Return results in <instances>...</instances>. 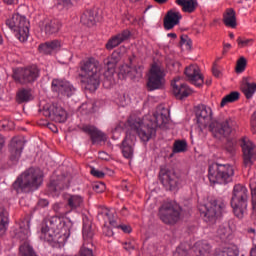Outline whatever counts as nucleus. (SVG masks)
I'll return each instance as SVG.
<instances>
[{
	"instance_id": "nucleus-1",
	"label": "nucleus",
	"mask_w": 256,
	"mask_h": 256,
	"mask_svg": "<svg viewBox=\"0 0 256 256\" xmlns=\"http://www.w3.org/2000/svg\"><path fill=\"white\" fill-rule=\"evenodd\" d=\"M67 227L65 221L58 216H52L42 222L40 239L54 245H63L67 242Z\"/></svg>"
},
{
	"instance_id": "nucleus-2",
	"label": "nucleus",
	"mask_w": 256,
	"mask_h": 256,
	"mask_svg": "<svg viewBox=\"0 0 256 256\" xmlns=\"http://www.w3.org/2000/svg\"><path fill=\"white\" fill-rule=\"evenodd\" d=\"M79 77L81 83L85 85L88 91H97L101 84V68L99 67V60L94 57L83 59L79 63Z\"/></svg>"
},
{
	"instance_id": "nucleus-3",
	"label": "nucleus",
	"mask_w": 256,
	"mask_h": 256,
	"mask_svg": "<svg viewBox=\"0 0 256 256\" xmlns=\"http://www.w3.org/2000/svg\"><path fill=\"white\" fill-rule=\"evenodd\" d=\"M42 183L43 171L39 168L30 167L16 179L12 187L17 193H29V191L39 189Z\"/></svg>"
},
{
	"instance_id": "nucleus-4",
	"label": "nucleus",
	"mask_w": 256,
	"mask_h": 256,
	"mask_svg": "<svg viewBox=\"0 0 256 256\" xmlns=\"http://www.w3.org/2000/svg\"><path fill=\"white\" fill-rule=\"evenodd\" d=\"M230 205L233 209L235 217L243 219L247 215V207L249 205V190L242 184L234 185Z\"/></svg>"
},
{
	"instance_id": "nucleus-5",
	"label": "nucleus",
	"mask_w": 256,
	"mask_h": 256,
	"mask_svg": "<svg viewBox=\"0 0 256 256\" xmlns=\"http://www.w3.org/2000/svg\"><path fill=\"white\" fill-rule=\"evenodd\" d=\"M235 177V167L230 164L212 163L208 167V179L210 183L218 185H227L233 182Z\"/></svg>"
},
{
	"instance_id": "nucleus-6",
	"label": "nucleus",
	"mask_w": 256,
	"mask_h": 256,
	"mask_svg": "<svg viewBox=\"0 0 256 256\" xmlns=\"http://www.w3.org/2000/svg\"><path fill=\"white\" fill-rule=\"evenodd\" d=\"M39 77H41V69L35 64L16 68L12 74V79L19 85H33Z\"/></svg>"
},
{
	"instance_id": "nucleus-7",
	"label": "nucleus",
	"mask_w": 256,
	"mask_h": 256,
	"mask_svg": "<svg viewBox=\"0 0 256 256\" xmlns=\"http://www.w3.org/2000/svg\"><path fill=\"white\" fill-rule=\"evenodd\" d=\"M6 26L16 33L15 35L21 43H25L29 39V22L27 21V17L15 13L11 18L6 20Z\"/></svg>"
},
{
	"instance_id": "nucleus-8",
	"label": "nucleus",
	"mask_w": 256,
	"mask_h": 256,
	"mask_svg": "<svg viewBox=\"0 0 256 256\" xmlns=\"http://www.w3.org/2000/svg\"><path fill=\"white\" fill-rule=\"evenodd\" d=\"M127 126L130 129L129 133L133 135V139H135L136 133L143 143H148L149 140L157 135V131L147 125V120H144L143 123L141 120L129 118Z\"/></svg>"
},
{
	"instance_id": "nucleus-9",
	"label": "nucleus",
	"mask_w": 256,
	"mask_h": 256,
	"mask_svg": "<svg viewBox=\"0 0 256 256\" xmlns=\"http://www.w3.org/2000/svg\"><path fill=\"white\" fill-rule=\"evenodd\" d=\"M239 129V124L233 118H226L224 121H212L208 126V131L216 137V139H221V137H229L231 133H235Z\"/></svg>"
},
{
	"instance_id": "nucleus-10",
	"label": "nucleus",
	"mask_w": 256,
	"mask_h": 256,
	"mask_svg": "<svg viewBox=\"0 0 256 256\" xmlns=\"http://www.w3.org/2000/svg\"><path fill=\"white\" fill-rule=\"evenodd\" d=\"M183 209L175 202L164 203L159 208V218L166 225H175L181 219Z\"/></svg>"
},
{
	"instance_id": "nucleus-11",
	"label": "nucleus",
	"mask_w": 256,
	"mask_h": 256,
	"mask_svg": "<svg viewBox=\"0 0 256 256\" xmlns=\"http://www.w3.org/2000/svg\"><path fill=\"white\" fill-rule=\"evenodd\" d=\"M226 207L222 200H210L207 204L201 206L200 213L204 216L206 223H215L221 217Z\"/></svg>"
},
{
	"instance_id": "nucleus-12",
	"label": "nucleus",
	"mask_w": 256,
	"mask_h": 256,
	"mask_svg": "<svg viewBox=\"0 0 256 256\" xmlns=\"http://www.w3.org/2000/svg\"><path fill=\"white\" fill-rule=\"evenodd\" d=\"M165 71L157 64H153L147 81L148 91H157V89H165Z\"/></svg>"
},
{
	"instance_id": "nucleus-13",
	"label": "nucleus",
	"mask_w": 256,
	"mask_h": 256,
	"mask_svg": "<svg viewBox=\"0 0 256 256\" xmlns=\"http://www.w3.org/2000/svg\"><path fill=\"white\" fill-rule=\"evenodd\" d=\"M240 147L242 149L243 165L251 169L256 162V146L249 138L242 137Z\"/></svg>"
},
{
	"instance_id": "nucleus-14",
	"label": "nucleus",
	"mask_w": 256,
	"mask_h": 256,
	"mask_svg": "<svg viewBox=\"0 0 256 256\" xmlns=\"http://www.w3.org/2000/svg\"><path fill=\"white\" fill-rule=\"evenodd\" d=\"M66 205L70 208L69 211H65L63 207L59 204L54 205V211L60 215V217H65L71 211H79L85 205V198L79 194H69L66 198Z\"/></svg>"
},
{
	"instance_id": "nucleus-15",
	"label": "nucleus",
	"mask_w": 256,
	"mask_h": 256,
	"mask_svg": "<svg viewBox=\"0 0 256 256\" xmlns=\"http://www.w3.org/2000/svg\"><path fill=\"white\" fill-rule=\"evenodd\" d=\"M159 180L165 187L166 191H175L179 187V181L181 178L173 169L162 168L159 172Z\"/></svg>"
},
{
	"instance_id": "nucleus-16",
	"label": "nucleus",
	"mask_w": 256,
	"mask_h": 256,
	"mask_svg": "<svg viewBox=\"0 0 256 256\" xmlns=\"http://www.w3.org/2000/svg\"><path fill=\"white\" fill-rule=\"evenodd\" d=\"M195 115L200 131L209 129V126L211 125V119L213 117V111L211 110V107L205 104H200L196 107Z\"/></svg>"
},
{
	"instance_id": "nucleus-17",
	"label": "nucleus",
	"mask_w": 256,
	"mask_h": 256,
	"mask_svg": "<svg viewBox=\"0 0 256 256\" xmlns=\"http://www.w3.org/2000/svg\"><path fill=\"white\" fill-rule=\"evenodd\" d=\"M42 115L52 121H56V123H65V121H67V111L57 104L45 105L42 110Z\"/></svg>"
},
{
	"instance_id": "nucleus-18",
	"label": "nucleus",
	"mask_w": 256,
	"mask_h": 256,
	"mask_svg": "<svg viewBox=\"0 0 256 256\" xmlns=\"http://www.w3.org/2000/svg\"><path fill=\"white\" fill-rule=\"evenodd\" d=\"M51 89L54 93L64 95V97H73L77 91V89L72 86L71 82L61 79H53Z\"/></svg>"
},
{
	"instance_id": "nucleus-19",
	"label": "nucleus",
	"mask_w": 256,
	"mask_h": 256,
	"mask_svg": "<svg viewBox=\"0 0 256 256\" xmlns=\"http://www.w3.org/2000/svg\"><path fill=\"white\" fill-rule=\"evenodd\" d=\"M130 65L125 64L120 68V75L127 77L128 79H141L143 77V66H135L133 61H135V56L129 58Z\"/></svg>"
},
{
	"instance_id": "nucleus-20",
	"label": "nucleus",
	"mask_w": 256,
	"mask_h": 256,
	"mask_svg": "<svg viewBox=\"0 0 256 256\" xmlns=\"http://www.w3.org/2000/svg\"><path fill=\"white\" fill-rule=\"evenodd\" d=\"M184 74L186 75L188 81L195 85V87H203L205 83V77L201 74V69L195 64L185 68Z\"/></svg>"
},
{
	"instance_id": "nucleus-21",
	"label": "nucleus",
	"mask_w": 256,
	"mask_h": 256,
	"mask_svg": "<svg viewBox=\"0 0 256 256\" xmlns=\"http://www.w3.org/2000/svg\"><path fill=\"white\" fill-rule=\"evenodd\" d=\"M80 130L86 135H89L92 145L95 143H103V141H107V136L101 130H98L97 127L93 125L83 124L80 126Z\"/></svg>"
},
{
	"instance_id": "nucleus-22",
	"label": "nucleus",
	"mask_w": 256,
	"mask_h": 256,
	"mask_svg": "<svg viewBox=\"0 0 256 256\" xmlns=\"http://www.w3.org/2000/svg\"><path fill=\"white\" fill-rule=\"evenodd\" d=\"M181 19H183V15H181V12L177 11V8L170 9L164 17V29L171 31V29L181 23Z\"/></svg>"
},
{
	"instance_id": "nucleus-23",
	"label": "nucleus",
	"mask_w": 256,
	"mask_h": 256,
	"mask_svg": "<svg viewBox=\"0 0 256 256\" xmlns=\"http://www.w3.org/2000/svg\"><path fill=\"white\" fill-rule=\"evenodd\" d=\"M25 147V142L20 138L14 137L10 142L9 152H10V161L12 163H18L21 159V153H23V148Z\"/></svg>"
},
{
	"instance_id": "nucleus-24",
	"label": "nucleus",
	"mask_w": 256,
	"mask_h": 256,
	"mask_svg": "<svg viewBox=\"0 0 256 256\" xmlns=\"http://www.w3.org/2000/svg\"><path fill=\"white\" fill-rule=\"evenodd\" d=\"M171 85L173 95L176 97V99H179L180 101H183V99L189 97V95L193 93V91H191V88H189L187 84L179 83V78H174V80L171 82Z\"/></svg>"
},
{
	"instance_id": "nucleus-25",
	"label": "nucleus",
	"mask_w": 256,
	"mask_h": 256,
	"mask_svg": "<svg viewBox=\"0 0 256 256\" xmlns=\"http://www.w3.org/2000/svg\"><path fill=\"white\" fill-rule=\"evenodd\" d=\"M147 126L151 127L152 129H159V127H163L164 125H167L169 118L167 117V114H164L162 112H155L152 116L146 117Z\"/></svg>"
},
{
	"instance_id": "nucleus-26",
	"label": "nucleus",
	"mask_w": 256,
	"mask_h": 256,
	"mask_svg": "<svg viewBox=\"0 0 256 256\" xmlns=\"http://www.w3.org/2000/svg\"><path fill=\"white\" fill-rule=\"evenodd\" d=\"M129 37H131V31H129L128 29L123 30L121 33L113 36L108 40V42L106 43V49L108 51H111L115 49V47H119V45H121V43H123L124 41H127Z\"/></svg>"
},
{
	"instance_id": "nucleus-27",
	"label": "nucleus",
	"mask_w": 256,
	"mask_h": 256,
	"mask_svg": "<svg viewBox=\"0 0 256 256\" xmlns=\"http://www.w3.org/2000/svg\"><path fill=\"white\" fill-rule=\"evenodd\" d=\"M61 27H63V23L59 19H51L44 20L42 31H44L45 35H55L61 31Z\"/></svg>"
},
{
	"instance_id": "nucleus-28",
	"label": "nucleus",
	"mask_w": 256,
	"mask_h": 256,
	"mask_svg": "<svg viewBox=\"0 0 256 256\" xmlns=\"http://www.w3.org/2000/svg\"><path fill=\"white\" fill-rule=\"evenodd\" d=\"M189 254L190 256H211V245L207 242H196Z\"/></svg>"
},
{
	"instance_id": "nucleus-29",
	"label": "nucleus",
	"mask_w": 256,
	"mask_h": 256,
	"mask_svg": "<svg viewBox=\"0 0 256 256\" xmlns=\"http://www.w3.org/2000/svg\"><path fill=\"white\" fill-rule=\"evenodd\" d=\"M133 145H135L133 135L127 130L126 137L122 141V154L125 159H131L133 157Z\"/></svg>"
},
{
	"instance_id": "nucleus-30",
	"label": "nucleus",
	"mask_w": 256,
	"mask_h": 256,
	"mask_svg": "<svg viewBox=\"0 0 256 256\" xmlns=\"http://www.w3.org/2000/svg\"><path fill=\"white\" fill-rule=\"evenodd\" d=\"M101 215L108 218L109 224L112 227H116L117 229H122L124 233H131L132 229L129 225H117V221L115 220V216L113 215V212L109 210L108 208H103L101 211Z\"/></svg>"
},
{
	"instance_id": "nucleus-31",
	"label": "nucleus",
	"mask_w": 256,
	"mask_h": 256,
	"mask_svg": "<svg viewBox=\"0 0 256 256\" xmlns=\"http://www.w3.org/2000/svg\"><path fill=\"white\" fill-rule=\"evenodd\" d=\"M224 25L226 27H230L231 29L237 28V13L235 12V9L228 8L223 13V19H222Z\"/></svg>"
},
{
	"instance_id": "nucleus-32",
	"label": "nucleus",
	"mask_w": 256,
	"mask_h": 256,
	"mask_svg": "<svg viewBox=\"0 0 256 256\" xmlns=\"http://www.w3.org/2000/svg\"><path fill=\"white\" fill-rule=\"evenodd\" d=\"M81 24L86 25L87 27H93L97 23V11L95 9L86 10L81 18Z\"/></svg>"
},
{
	"instance_id": "nucleus-33",
	"label": "nucleus",
	"mask_w": 256,
	"mask_h": 256,
	"mask_svg": "<svg viewBox=\"0 0 256 256\" xmlns=\"http://www.w3.org/2000/svg\"><path fill=\"white\" fill-rule=\"evenodd\" d=\"M176 3L182 7L183 13H195L199 7L197 0H176Z\"/></svg>"
},
{
	"instance_id": "nucleus-34",
	"label": "nucleus",
	"mask_w": 256,
	"mask_h": 256,
	"mask_svg": "<svg viewBox=\"0 0 256 256\" xmlns=\"http://www.w3.org/2000/svg\"><path fill=\"white\" fill-rule=\"evenodd\" d=\"M241 89L246 99H251L256 92V83H251L249 82V79L243 78Z\"/></svg>"
},
{
	"instance_id": "nucleus-35",
	"label": "nucleus",
	"mask_w": 256,
	"mask_h": 256,
	"mask_svg": "<svg viewBox=\"0 0 256 256\" xmlns=\"http://www.w3.org/2000/svg\"><path fill=\"white\" fill-rule=\"evenodd\" d=\"M9 224V212L3 207H0V237L5 235L7 231V225Z\"/></svg>"
},
{
	"instance_id": "nucleus-36",
	"label": "nucleus",
	"mask_w": 256,
	"mask_h": 256,
	"mask_svg": "<svg viewBox=\"0 0 256 256\" xmlns=\"http://www.w3.org/2000/svg\"><path fill=\"white\" fill-rule=\"evenodd\" d=\"M39 49L40 51H44V53H51V51H57V49H61V41L52 40L44 44H40Z\"/></svg>"
},
{
	"instance_id": "nucleus-37",
	"label": "nucleus",
	"mask_w": 256,
	"mask_h": 256,
	"mask_svg": "<svg viewBox=\"0 0 256 256\" xmlns=\"http://www.w3.org/2000/svg\"><path fill=\"white\" fill-rule=\"evenodd\" d=\"M48 189L51 193H57V191H63L65 189V182L59 179H52L48 184Z\"/></svg>"
},
{
	"instance_id": "nucleus-38",
	"label": "nucleus",
	"mask_w": 256,
	"mask_h": 256,
	"mask_svg": "<svg viewBox=\"0 0 256 256\" xmlns=\"http://www.w3.org/2000/svg\"><path fill=\"white\" fill-rule=\"evenodd\" d=\"M239 97H241V94L239 92L237 91L231 92L230 94L222 98L220 107H225V105H227L228 103H235V101H239Z\"/></svg>"
},
{
	"instance_id": "nucleus-39",
	"label": "nucleus",
	"mask_w": 256,
	"mask_h": 256,
	"mask_svg": "<svg viewBox=\"0 0 256 256\" xmlns=\"http://www.w3.org/2000/svg\"><path fill=\"white\" fill-rule=\"evenodd\" d=\"M82 235H83L84 241L91 243V239H93L94 234H93V230L91 229L90 221L84 222L83 229H82Z\"/></svg>"
},
{
	"instance_id": "nucleus-40",
	"label": "nucleus",
	"mask_w": 256,
	"mask_h": 256,
	"mask_svg": "<svg viewBox=\"0 0 256 256\" xmlns=\"http://www.w3.org/2000/svg\"><path fill=\"white\" fill-rule=\"evenodd\" d=\"M117 56H115V54H112L111 58H108L104 61L108 71L105 72V76H107V73H109L110 75H113V73H115V67H117Z\"/></svg>"
},
{
	"instance_id": "nucleus-41",
	"label": "nucleus",
	"mask_w": 256,
	"mask_h": 256,
	"mask_svg": "<svg viewBox=\"0 0 256 256\" xmlns=\"http://www.w3.org/2000/svg\"><path fill=\"white\" fill-rule=\"evenodd\" d=\"M229 235H231V229H229V227L219 226L216 232V237H218V239H221V241H226V239L229 238Z\"/></svg>"
},
{
	"instance_id": "nucleus-42",
	"label": "nucleus",
	"mask_w": 256,
	"mask_h": 256,
	"mask_svg": "<svg viewBox=\"0 0 256 256\" xmlns=\"http://www.w3.org/2000/svg\"><path fill=\"white\" fill-rule=\"evenodd\" d=\"M17 99L18 103H27L28 101H31V91L28 89H21L17 93Z\"/></svg>"
},
{
	"instance_id": "nucleus-43",
	"label": "nucleus",
	"mask_w": 256,
	"mask_h": 256,
	"mask_svg": "<svg viewBox=\"0 0 256 256\" xmlns=\"http://www.w3.org/2000/svg\"><path fill=\"white\" fill-rule=\"evenodd\" d=\"M187 151V141L176 140L173 144V153H185Z\"/></svg>"
},
{
	"instance_id": "nucleus-44",
	"label": "nucleus",
	"mask_w": 256,
	"mask_h": 256,
	"mask_svg": "<svg viewBox=\"0 0 256 256\" xmlns=\"http://www.w3.org/2000/svg\"><path fill=\"white\" fill-rule=\"evenodd\" d=\"M29 235H31V231L29 230V225H27V227L23 228L20 227V231L17 234L18 239H20V241H24L23 245H25V243L27 245H29V243L27 242V239H29Z\"/></svg>"
},
{
	"instance_id": "nucleus-45",
	"label": "nucleus",
	"mask_w": 256,
	"mask_h": 256,
	"mask_svg": "<svg viewBox=\"0 0 256 256\" xmlns=\"http://www.w3.org/2000/svg\"><path fill=\"white\" fill-rule=\"evenodd\" d=\"M19 251L22 256H38L37 254H35V250H33V247H31V245L27 243L22 244L19 248Z\"/></svg>"
},
{
	"instance_id": "nucleus-46",
	"label": "nucleus",
	"mask_w": 256,
	"mask_h": 256,
	"mask_svg": "<svg viewBox=\"0 0 256 256\" xmlns=\"http://www.w3.org/2000/svg\"><path fill=\"white\" fill-rule=\"evenodd\" d=\"M225 149L230 155H235V151H237V140L236 139H228L225 144Z\"/></svg>"
},
{
	"instance_id": "nucleus-47",
	"label": "nucleus",
	"mask_w": 256,
	"mask_h": 256,
	"mask_svg": "<svg viewBox=\"0 0 256 256\" xmlns=\"http://www.w3.org/2000/svg\"><path fill=\"white\" fill-rule=\"evenodd\" d=\"M246 68H247V58L241 56L236 62L235 71L236 73H243V71H245Z\"/></svg>"
},
{
	"instance_id": "nucleus-48",
	"label": "nucleus",
	"mask_w": 256,
	"mask_h": 256,
	"mask_svg": "<svg viewBox=\"0 0 256 256\" xmlns=\"http://www.w3.org/2000/svg\"><path fill=\"white\" fill-rule=\"evenodd\" d=\"M214 256H237V252L233 247H225L222 250L216 252Z\"/></svg>"
},
{
	"instance_id": "nucleus-49",
	"label": "nucleus",
	"mask_w": 256,
	"mask_h": 256,
	"mask_svg": "<svg viewBox=\"0 0 256 256\" xmlns=\"http://www.w3.org/2000/svg\"><path fill=\"white\" fill-rule=\"evenodd\" d=\"M250 190L252 195V205L256 203V175L250 179Z\"/></svg>"
},
{
	"instance_id": "nucleus-50",
	"label": "nucleus",
	"mask_w": 256,
	"mask_h": 256,
	"mask_svg": "<svg viewBox=\"0 0 256 256\" xmlns=\"http://www.w3.org/2000/svg\"><path fill=\"white\" fill-rule=\"evenodd\" d=\"M76 256H93V250L91 248H87V246L83 244Z\"/></svg>"
},
{
	"instance_id": "nucleus-51",
	"label": "nucleus",
	"mask_w": 256,
	"mask_h": 256,
	"mask_svg": "<svg viewBox=\"0 0 256 256\" xmlns=\"http://www.w3.org/2000/svg\"><path fill=\"white\" fill-rule=\"evenodd\" d=\"M15 129V123L9 120H2V131H11Z\"/></svg>"
},
{
	"instance_id": "nucleus-52",
	"label": "nucleus",
	"mask_w": 256,
	"mask_h": 256,
	"mask_svg": "<svg viewBox=\"0 0 256 256\" xmlns=\"http://www.w3.org/2000/svg\"><path fill=\"white\" fill-rule=\"evenodd\" d=\"M125 251H135L137 245L134 240H128L123 243Z\"/></svg>"
},
{
	"instance_id": "nucleus-53",
	"label": "nucleus",
	"mask_w": 256,
	"mask_h": 256,
	"mask_svg": "<svg viewBox=\"0 0 256 256\" xmlns=\"http://www.w3.org/2000/svg\"><path fill=\"white\" fill-rule=\"evenodd\" d=\"M237 43H238V46L241 48L248 47L249 43H253V39L243 40L241 37H238Z\"/></svg>"
},
{
	"instance_id": "nucleus-54",
	"label": "nucleus",
	"mask_w": 256,
	"mask_h": 256,
	"mask_svg": "<svg viewBox=\"0 0 256 256\" xmlns=\"http://www.w3.org/2000/svg\"><path fill=\"white\" fill-rule=\"evenodd\" d=\"M93 191L96 193H103L105 191V183L98 182L93 185Z\"/></svg>"
},
{
	"instance_id": "nucleus-55",
	"label": "nucleus",
	"mask_w": 256,
	"mask_h": 256,
	"mask_svg": "<svg viewBox=\"0 0 256 256\" xmlns=\"http://www.w3.org/2000/svg\"><path fill=\"white\" fill-rule=\"evenodd\" d=\"M90 173L93 177H97L98 179H103V177H105V173L103 171H99L95 168H92Z\"/></svg>"
},
{
	"instance_id": "nucleus-56",
	"label": "nucleus",
	"mask_w": 256,
	"mask_h": 256,
	"mask_svg": "<svg viewBox=\"0 0 256 256\" xmlns=\"http://www.w3.org/2000/svg\"><path fill=\"white\" fill-rule=\"evenodd\" d=\"M212 73L214 77H217V78L221 77V71L219 70V67L217 66L216 62L213 63Z\"/></svg>"
},
{
	"instance_id": "nucleus-57",
	"label": "nucleus",
	"mask_w": 256,
	"mask_h": 256,
	"mask_svg": "<svg viewBox=\"0 0 256 256\" xmlns=\"http://www.w3.org/2000/svg\"><path fill=\"white\" fill-rule=\"evenodd\" d=\"M80 109L82 111H86L85 113H91V110L93 109V104L89 103H85V104H82Z\"/></svg>"
},
{
	"instance_id": "nucleus-58",
	"label": "nucleus",
	"mask_w": 256,
	"mask_h": 256,
	"mask_svg": "<svg viewBox=\"0 0 256 256\" xmlns=\"http://www.w3.org/2000/svg\"><path fill=\"white\" fill-rule=\"evenodd\" d=\"M125 129V123L119 122L115 127L112 128L113 133H117V131H123Z\"/></svg>"
},
{
	"instance_id": "nucleus-59",
	"label": "nucleus",
	"mask_w": 256,
	"mask_h": 256,
	"mask_svg": "<svg viewBox=\"0 0 256 256\" xmlns=\"http://www.w3.org/2000/svg\"><path fill=\"white\" fill-rule=\"evenodd\" d=\"M187 255H189V253L187 252V250L183 248H177L176 252L174 253V256H187Z\"/></svg>"
},
{
	"instance_id": "nucleus-60",
	"label": "nucleus",
	"mask_w": 256,
	"mask_h": 256,
	"mask_svg": "<svg viewBox=\"0 0 256 256\" xmlns=\"http://www.w3.org/2000/svg\"><path fill=\"white\" fill-rule=\"evenodd\" d=\"M251 128H252V132L256 133V111L253 113L251 118Z\"/></svg>"
},
{
	"instance_id": "nucleus-61",
	"label": "nucleus",
	"mask_w": 256,
	"mask_h": 256,
	"mask_svg": "<svg viewBox=\"0 0 256 256\" xmlns=\"http://www.w3.org/2000/svg\"><path fill=\"white\" fill-rule=\"evenodd\" d=\"M77 1L79 0H61L62 5H64V7H69L73 5V3H77Z\"/></svg>"
},
{
	"instance_id": "nucleus-62",
	"label": "nucleus",
	"mask_w": 256,
	"mask_h": 256,
	"mask_svg": "<svg viewBox=\"0 0 256 256\" xmlns=\"http://www.w3.org/2000/svg\"><path fill=\"white\" fill-rule=\"evenodd\" d=\"M229 49H231V44L230 43H224L222 54L227 55V53H229Z\"/></svg>"
},
{
	"instance_id": "nucleus-63",
	"label": "nucleus",
	"mask_w": 256,
	"mask_h": 256,
	"mask_svg": "<svg viewBox=\"0 0 256 256\" xmlns=\"http://www.w3.org/2000/svg\"><path fill=\"white\" fill-rule=\"evenodd\" d=\"M49 205V201L47 199H40L38 201V207H47Z\"/></svg>"
},
{
	"instance_id": "nucleus-64",
	"label": "nucleus",
	"mask_w": 256,
	"mask_h": 256,
	"mask_svg": "<svg viewBox=\"0 0 256 256\" xmlns=\"http://www.w3.org/2000/svg\"><path fill=\"white\" fill-rule=\"evenodd\" d=\"M188 39H189V36H187V35H182V36L180 37V45H185V44L187 43Z\"/></svg>"
}]
</instances>
